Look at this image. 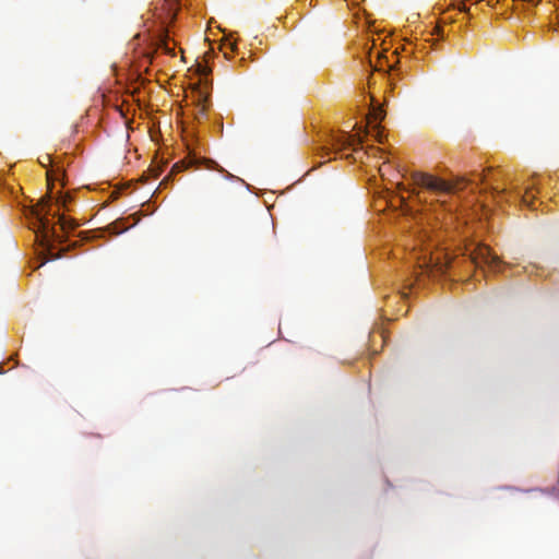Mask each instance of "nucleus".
Instances as JSON below:
<instances>
[{"label": "nucleus", "mask_w": 559, "mask_h": 559, "mask_svg": "<svg viewBox=\"0 0 559 559\" xmlns=\"http://www.w3.org/2000/svg\"><path fill=\"white\" fill-rule=\"evenodd\" d=\"M491 173H492V168H487V169L483 170L481 173L473 171L471 175L474 178H469L466 176H459V177H456L454 182H449V181L442 180L440 178H437V177L426 174V173L415 171L412 174V180L416 186L424 187L431 191L451 193L454 191V189L456 188L457 185H461V183L466 185L469 182H474V181H476V178H477V181L480 183L486 182L489 174H491Z\"/></svg>", "instance_id": "3"}, {"label": "nucleus", "mask_w": 559, "mask_h": 559, "mask_svg": "<svg viewBox=\"0 0 559 559\" xmlns=\"http://www.w3.org/2000/svg\"><path fill=\"white\" fill-rule=\"evenodd\" d=\"M317 4V0H310V7H314Z\"/></svg>", "instance_id": "17"}, {"label": "nucleus", "mask_w": 559, "mask_h": 559, "mask_svg": "<svg viewBox=\"0 0 559 559\" xmlns=\"http://www.w3.org/2000/svg\"><path fill=\"white\" fill-rule=\"evenodd\" d=\"M246 63H247V60H246L243 57H241V58L238 60V66H239V67H245V66H246Z\"/></svg>", "instance_id": "15"}, {"label": "nucleus", "mask_w": 559, "mask_h": 559, "mask_svg": "<svg viewBox=\"0 0 559 559\" xmlns=\"http://www.w3.org/2000/svg\"><path fill=\"white\" fill-rule=\"evenodd\" d=\"M173 106L180 105L178 102L171 104Z\"/></svg>", "instance_id": "20"}, {"label": "nucleus", "mask_w": 559, "mask_h": 559, "mask_svg": "<svg viewBox=\"0 0 559 559\" xmlns=\"http://www.w3.org/2000/svg\"><path fill=\"white\" fill-rule=\"evenodd\" d=\"M116 109L119 111L120 116H124L123 107L118 106Z\"/></svg>", "instance_id": "16"}, {"label": "nucleus", "mask_w": 559, "mask_h": 559, "mask_svg": "<svg viewBox=\"0 0 559 559\" xmlns=\"http://www.w3.org/2000/svg\"><path fill=\"white\" fill-rule=\"evenodd\" d=\"M463 27V22H461L459 25H457V31H461Z\"/></svg>", "instance_id": "18"}, {"label": "nucleus", "mask_w": 559, "mask_h": 559, "mask_svg": "<svg viewBox=\"0 0 559 559\" xmlns=\"http://www.w3.org/2000/svg\"><path fill=\"white\" fill-rule=\"evenodd\" d=\"M50 207V197L47 195L31 211L35 222L33 223V231L36 240L44 248H49L52 240H59L55 226L50 224L48 218Z\"/></svg>", "instance_id": "4"}, {"label": "nucleus", "mask_w": 559, "mask_h": 559, "mask_svg": "<svg viewBox=\"0 0 559 559\" xmlns=\"http://www.w3.org/2000/svg\"><path fill=\"white\" fill-rule=\"evenodd\" d=\"M441 22L444 24V27H450L449 32H454V27L456 26L459 21L454 17L452 13L445 12L441 17Z\"/></svg>", "instance_id": "9"}, {"label": "nucleus", "mask_w": 559, "mask_h": 559, "mask_svg": "<svg viewBox=\"0 0 559 559\" xmlns=\"http://www.w3.org/2000/svg\"><path fill=\"white\" fill-rule=\"evenodd\" d=\"M472 259L476 266L486 264L493 271H496L500 264L499 258L491 252V249L488 246L485 245L477 246Z\"/></svg>", "instance_id": "8"}, {"label": "nucleus", "mask_w": 559, "mask_h": 559, "mask_svg": "<svg viewBox=\"0 0 559 559\" xmlns=\"http://www.w3.org/2000/svg\"><path fill=\"white\" fill-rule=\"evenodd\" d=\"M533 195L530 194L528 191L525 192L524 195H522L523 203L527 204V206H533Z\"/></svg>", "instance_id": "12"}, {"label": "nucleus", "mask_w": 559, "mask_h": 559, "mask_svg": "<svg viewBox=\"0 0 559 559\" xmlns=\"http://www.w3.org/2000/svg\"><path fill=\"white\" fill-rule=\"evenodd\" d=\"M114 233H115V234H120L121 231L115 228V229H114Z\"/></svg>", "instance_id": "19"}, {"label": "nucleus", "mask_w": 559, "mask_h": 559, "mask_svg": "<svg viewBox=\"0 0 559 559\" xmlns=\"http://www.w3.org/2000/svg\"><path fill=\"white\" fill-rule=\"evenodd\" d=\"M498 180H499V179H498L496 176H493V177L491 178V180H490V188H491V190H492L495 193H497L498 195H500V194H504L507 190H506V188H501V189H500L499 185H497Z\"/></svg>", "instance_id": "11"}, {"label": "nucleus", "mask_w": 559, "mask_h": 559, "mask_svg": "<svg viewBox=\"0 0 559 559\" xmlns=\"http://www.w3.org/2000/svg\"><path fill=\"white\" fill-rule=\"evenodd\" d=\"M58 177L57 175H55L53 170H48L47 171V180H48V183L50 185L53 180H57Z\"/></svg>", "instance_id": "14"}, {"label": "nucleus", "mask_w": 559, "mask_h": 559, "mask_svg": "<svg viewBox=\"0 0 559 559\" xmlns=\"http://www.w3.org/2000/svg\"><path fill=\"white\" fill-rule=\"evenodd\" d=\"M367 112L364 114L362 122H365V128L367 132L373 135L379 142H382V130H381V121L385 117L384 107H367Z\"/></svg>", "instance_id": "6"}, {"label": "nucleus", "mask_w": 559, "mask_h": 559, "mask_svg": "<svg viewBox=\"0 0 559 559\" xmlns=\"http://www.w3.org/2000/svg\"><path fill=\"white\" fill-rule=\"evenodd\" d=\"M207 26L212 29V27H216L217 29L223 32V37L221 41V50L224 55V58L228 61H233L234 58L238 55V37L235 33L230 31L223 29L216 22L210 21Z\"/></svg>", "instance_id": "7"}, {"label": "nucleus", "mask_w": 559, "mask_h": 559, "mask_svg": "<svg viewBox=\"0 0 559 559\" xmlns=\"http://www.w3.org/2000/svg\"><path fill=\"white\" fill-rule=\"evenodd\" d=\"M185 167H186V166H185L183 162H182V163H176V164L173 166V168H171V174H174V173H179V171H181Z\"/></svg>", "instance_id": "13"}, {"label": "nucleus", "mask_w": 559, "mask_h": 559, "mask_svg": "<svg viewBox=\"0 0 559 559\" xmlns=\"http://www.w3.org/2000/svg\"><path fill=\"white\" fill-rule=\"evenodd\" d=\"M62 230L74 229L76 224L72 219H67L64 216H60L58 221Z\"/></svg>", "instance_id": "10"}, {"label": "nucleus", "mask_w": 559, "mask_h": 559, "mask_svg": "<svg viewBox=\"0 0 559 559\" xmlns=\"http://www.w3.org/2000/svg\"><path fill=\"white\" fill-rule=\"evenodd\" d=\"M212 71L213 67L211 62H206L201 67L197 79L192 83V93L194 96V103L192 105H212Z\"/></svg>", "instance_id": "5"}, {"label": "nucleus", "mask_w": 559, "mask_h": 559, "mask_svg": "<svg viewBox=\"0 0 559 559\" xmlns=\"http://www.w3.org/2000/svg\"><path fill=\"white\" fill-rule=\"evenodd\" d=\"M201 15V0H155L151 3L150 17L143 32L134 35L124 61H154L157 53L177 56L180 40L177 26L182 14Z\"/></svg>", "instance_id": "2"}, {"label": "nucleus", "mask_w": 559, "mask_h": 559, "mask_svg": "<svg viewBox=\"0 0 559 559\" xmlns=\"http://www.w3.org/2000/svg\"><path fill=\"white\" fill-rule=\"evenodd\" d=\"M204 109H205V106H202V110L201 112L204 115Z\"/></svg>", "instance_id": "21"}, {"label": "nucleus", "mask_w": 559, "mask_h": 559, "mask_svg": "<svg viewBox=\"0 0 559 559\" xmlns=\"http://www.w3.org/2000/svg\"><path fill=\"white\" fill-rule=\"evenodd\" d=\"M354 15L364 14L362 43L355 58L359 60L366 78L361 81L358 91L362 96L359 105H388L390 98L380 103L376 93L371 91V75L377 72L386 79L385 94L391 92V83L404 75L400 53L409 57L414 49V38L407 34L395 33L388 25L377 24L360 7V0H345Z\"/></svg>", "instance_id": "1"}]
</instances>
